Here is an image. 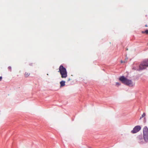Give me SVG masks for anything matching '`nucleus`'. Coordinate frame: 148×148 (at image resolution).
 <instances>
[{"mask_svg": "<svg viewBox=\"0 0 148 148\" xmlns=\"http://www.w3.org/2000/svg\"><path fill=\"white\" fill-rule=\"evenodd\" d=\"M145 116V113H143V114L141 116L140 118V119H141L142 118H143Z\"/></svg>", "mask_w": 148, "mask_h": 148, "instance_id": "nucleus-10", "label": "nucleus"}, {"mask_svg": "<svg viewBox=\"0 0 148 148\" xmlns=\"http://www.w3.org/2000/svg\"><path fill=\"white\" fill-rule=\"evenodd\" d=\"M143 137L145 143L148 142V133H143Z\"/></svg>", "mask_w": 148, "mask_h": 148, "instance_id": "nucleus-6", "label": "nucleus"}, {"mask_svg": "<svg viewBox=\"0 0 148 148\" xmlns=\"http://www.w3.org/2000/svg\"><path fill=\"white\" fill-rule=\"evenodd\" d=\"M137 138L138 140V142L141 144H143L145 143V142L144 141L143 136L142 134L139 135L137 137Z\"/></svg>", "mask_w": 148, "mask_h": 148, "instance_id": "nucleus-5", "label": "nucleus"}, {"mask_svg": "<svg viewBox=\"0 0 148 148\" xmlns=\"http://www.w3.org/2000/svg\"><path fill=\"white\" fill-rule=\"evenodd\" d=\"M123 61H122V60H121V63H123Z\"/></svg>", "mask_w": 148, "mask_h": 148, "instance_id": "nucleus-13", "label": "nucleus"}, {"mask_svg": "<svg viewBox=\"0 0 148 148\" xmlns=\"http://www.w3.org/2000/svg\"><path fill=\"white\" fill-rule=\"evenodd\" d=\"M119 80L121 81L122 83L126 85L130 86H132L134 85L133 83L132 80L127 79L124 76L120 77L119 79Z\"/></svg>", "mask_w": 148, "mask_h": 148, "instance_id": "nucleus-2", "label": "nucleus"}, {"mask_svg": "<svg viewBox=\"0 0 148 148\" xmlns=\"http://www.w3.org/2000/svg\"><path fill=\"white\" fill-rule=\"evenodd\" d=\"M58 72H60L61 77L62 78H66L67 76V73L66 69L63 66L61 65L59 67Z\"/></svg>", "mask_w": 148, "mask_h": 148, "instance_id": "nucleus-3", "label": "nucleus"}, {"mask_svg": "<svg viewBox=\"0 0 148 148\" xmlns=\"http://www.w3.org/2000/svg\"><path fill=\"white\" fill-rule=\"evenodd\" d=\"M142 33L143 34L145 33L146 34H148V30H146L145 32L142 31Z\"/></svg>", "mask_w": 148, "mask_h": 148, "instance_id": "nucleus-9", "label": "nucleus"}, {"mask_svg": "<svg viewBox=\"0 0 148 148\" xmlns=\"http://www.w3.org/2000/svg\"><path fill=\"white\" fill-rule=\"evenodd\" d=\"M8 68H10V69H11V67H8Z\"/></svg>", "mask_w": 148, "mask_h": 148, "instance_id": "nucleus-14", "label": "nucleus"}, {"mask_svg": "<svg viewBox=\"0 0 148 148\" xmlns=\"http://www.w3.org/2000/svg\"><path fill=\"white\" fill-rule=\"evenodd\" d=\"M141 129V127L140 125H137L134 127L133 130L131 131V133L134 134L139 132Z\"/></svg>", "mask_w": 148, "mask_h": 148, "instance_id": "nucleus-4", "label": "nucleus"}, {"mask_svg": "<svg viewBox=\"0 0 148 148\" xmlns=\"http://www.w3.org/2000/svg\"><path fill=\"white\" fill-rule=\"evenodd\" d=\"M121 84V83H119V82H116V86H119Z\"/></svg>", "mask_w": 148, "mask_h": 148, "instance_id": "nucleus-11", "label": "nucleus"}, {"mask_svg": "<svg viewBox=\"0 0 148 148\" xmlns=\"http://www.w3.org/2000/svg\"><path fill=\"white\" fill-rule=\"evenodd\" d=\"M145 121V122L146 121Z\"/></svg>", "mask_w": 148, "mask_h": 148, "instance_id": "nucleus-17", "label": "nucleus"}, {"mask_svg": "<svg viewBox=\"0 0 148 148\" xmlns=\"http://www.w3.org/2000/svg\"><path fill=\"white\" fill-rule=\"evenodd\" d=\"M65 81H61L60 82V87H62L64 86L65 84Z\"/></svg>", "mask_w": 148, "mask_h": 148, "instance_id": "nucleus-8", "label": "nucleus"}, {"mask_svg": "<svg viewBox=\"0 0 148 148\" xmlns=\"http://www.w3.org/2000/svg\"><path fill=\"white\" fill-rule=\"evenodd\" d=\"M147 66L148 59L142 62L139 65L136 64H134L132 69L135 70L140 71L145 69Z\"/></svg>", "mask_w": 148, "mask_h": 148, "instance_id": "nucleus-1", "label": "nucleus"}, {"mask_svg": "<svg viewBox=\"0 0 148 148\" xmlns=\"http://www.w3.org/2000/svg\"><path fill=\"white\" fill-rule=\"evenodd\" d=\"M144 132V133L148 134V128L147 126H145L143 129V133Z\"/></svg>", "mask_w": 148, "mask_h": 148, "instance_id": "nucleus-7", "label": "nucleus"}, {"mask_svg": "<svg viewBox=\"0 0 148 148\" xmlns=\"http://www.w3.org/2000/svg\"><path fill=\"white\" fill-rule=\"evenodd\" d=\"M145 26L146 27H147V25H145Z\"/></svg>", "mask_w": 148, "mask_h": 148, "instance_id": "nucleus-15", "label": "nucleus"}, {"mask_svg": "<svg viewBox=\"0 0 148 148\" xmlns=\"http://www.w3.org/2000/svg\"><path fill=\"white\" fill-rule=\"evenodd\" d=\"M2 77L1 76L0 77V81H1L2 80Z\"/></svg>", "mask_w": 148, "mask_h": 148, "instance_id": "nucleus-12", "label": "nucleus"}, {"mask_svg": "<svg viewBox=\"0 0 148 148\" xmlns=\"http://www.w3.org/2000/svg\"><path fill=\"white\" fill-rule=\"evenodd\" d=\"M27 75V74L25 75V77H27V76H26V75Z\"/></svg>", "mask_w": 148, "mask_h": 148, "instance_id": "nucleus-16", "label": "nucleus"}]
</instances>
